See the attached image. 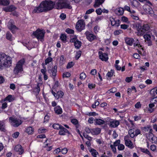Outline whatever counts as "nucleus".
<instances>
[{
    "mask_svg": "<svg viewBox=\"0 0 157 157\" xmlns=\"http://www.w3.org/2000/svg\"><path fill=\"white\" fill-rule=\"evenodd\" d=\"M55 4L56 1L55 2L50 0L43 1L40 3L38 7L34 9L33 13H39L51 10L55 8Z\"/></svg>",
    "mask_w": 157,
    "mask_h": 157,
    "instance_id": "obj_1",
    "label": "nucleus"
},
{
    "mask_svg": "<svg viewBox=\"0 0 157 157\" xmlns=\"http://www.w3.org/2000/svg\"><path fill=\"white\" fill-rule=\"evenodd\" d=\"M11 58L4 53L0 54V69L11 66Z\"/></svg>",
    "mask_w": 157,
    "mask_h": 157,
    "instance_id": "obj_2",
    "label": "nucleus"
},
{
    "mask_svg": "<svg viewBox=\"0 0 157 157\" xmlns=\"http://www.w3.org/2000/svg\"><path fill=\"white\" fill-rule=\"evenodd\" d=\"M55 8L57 9L67 8L71 9L72 6L68 0H56Z\"/></svg>",
    "mask_w": 157,
    "mask_h": 157,
    "instance_id": "obj_3",
    "label": "nucleus"
},
{
    "mask_svg": "<svg viewBox=\"0 0 157 157\" xmlns=\"http://www.w3.org/2000/svg\"><path fill=\"white\" fill-rule=\"evenodd\" d=\"M136 27L138 31V35L143 34L146 31H147L149 29V26L147 24H144L142 26L141 24L140 23L136 24Z\"/></svg>",
    "mask_w": 157,
    "mask_h": 157,
    "instance_id": "obj_4",
    "label": "nucleus"
},
{
    "mask_svg": "<svg viewBox=\"0 0 157 157\" xmlns=\"http://www.w3.org/2000/svg\"><path fill=\"white\" fill-rule=\"evenodd\" d=\"M25 60L24 59H21L17 62L13 70L14 73L15 74H17L23 71L22 66Z\"/></svg>",
    "mask_w": 157,
    "mask_h": 157,
    "instance_id": "obj_5",
    "label": "nucleus"
},
{
    "mask_svg": "<svg viewBox=\"0 0 157 157\" xmlns=\"http://www.w3.org/2000/svg\"><path fill=\"white\" fill-rule=\"evenodd\" d=\"M45 33L43 30L37 29L33 33V35L36 37L39 40L42 41L43 40Z\"/></svg>",
    "mask_w": 157,
    "mask_h": 157,
    "instance_id": "obj_6",
    "label": "nucleus"
},
{
    "mask_svg": "<svg viewBox=\"0 0 157 157\" xmlns=\"http://www.w3.org/2000/svg\"><path fill=\"white\" fill-rule=\"evenodd\" d=\"M9 121L14 127H17L22 123V121L19 118L14 117H10L9 118Z\"/></svg>",
    "mask_w": 157,
    "mask_h": 157,
    "instance_id": "obj_7",
    "label": "nucleus"
},
{
    "mask_svg": "<svg viewBox=\"0 0 157 157\" xmlns=\"http://www.w3.org/2000/svg\"><path fill=\"white\" fill-rule=\"evenodd\" d=\"M106 121L109 126L112 128L117 127L120 124V122L118 121L109 118H107Z\"/></svg>",
    "mask_w": 157,
    "mask_h": 157,
    "instance_id": "obj_8",
    "label": "nucleus"
},
{
    "mask_svg": "<svg viewBox=\"0 0 157 157\" xmlns=\"http://www.w3.org/2000/svg\"><path fill=\"white\" fill-rule=\"evenodd\" d=\"M140 130L137 128H133L130 129L128 131V134L131 138H133L136 136L140 134Z\"/></svg>",
    "mask_w": 157,
    "mask_h": 157,
    "instance_id": "obj_9",
    "label": "nucleus"
},
{
    "mask_svg": "<svg viewBox=\"0 0 157 157\" xmlns=\"http://www.w3.org/2000/svg\"><path fill=\"white\" fill-rule=\"evenodd\" d=\"M85 24L82 20H78L76 23V29L78 31H81L85 28Z\"/></svg>",
    "mask_w": 157,
    "mask_h": 157,
    "instance_id": "obj_10",
    "label": "nucleus"
},
{
    "mask_svg": "<svg viewBox=\"0 0 157 157\" xmlns=\"http://www.w3.org/2000/svg\"><path fill=\"white\" fill-rule=\"evenodd\" d=\"M14 22L13 20H10L8 23L7 26L8 28L13 33V31L17 29V27L14 25Z\"/></svg>",
    "mask_w": 157,
    "mask_h": 157,
    "instance_id": "obj_11",
    "label": "nucleus"
},
{
    "mask_svg": "<svg viewBox=\"0 0 157 157\" xmlns=\"http://www.w3.org/2000/svg\"><path fill=\"white\" fill-rule=\"evenodd\" d=\"M143 8L146 13L149 14L151 16L154 14V11L149 6L145 5Z\"/></svg>",
    "mask_w": 157,
    "mask_h": 157,
    "instance_id": "obj_12",
    "label": "nucleus"
},
{
    "mask_svg": "<svg viewBox=\"0 0 157 157\" xmlns=\"http://www.w3.org/2000/svg\"><path fill=\"white\" fill-rule=\"evenodd\" d=\"M124 140L125 141V144L126 146L130 148H132L134 147L132 142L129 139V137L128 136H125L124 137Z\"/></svg>",
    "mask_w": 157,
    "mask_h": 157,
    "instance_id": "obj_13",
    "label": "nucleus"
},
{
    "mask_svg": "<svg viewBox=\"0 0 157 157\" xmlns=\"http://www.w3.org/2000/svg\"><path fill=\"white\" fill-rule=\"evenodd\" d=\"M14 150L17 152L19 155H21L24 152V150L22 146L20 144H17L15 146Z\"/></svg>",
    "mask_w": 157,
    "mask_h": 157,
    "instance_id": "obj_14",
    "label": "nucleus"
},
{
    "mask_svg": "<svg viewBox=\"0 0 157 157\" xmlns=\"http://www.w3.org/2000/svg\"><path fill=\"white\" fill-rule=\"evenodd\" d=\"M85 34L87 39L90 41H92L97 38L96 36L90 33L89 32H86Z\"/></svg>",
    "mask_w": 157,
    "mask_h": 157,
    "instance_id": "obj_15",
    "label": "nucleus"
},
{
    "mask_svg": "<svg viewBox=\"0 0 157 157\" xmlns=\"http://www.w3.org/2000/svg\"><path fill=\"white\" fill-rule=\"evenodd\" d=\"M99 58L102 61H107L108 59V55L105 53H103L101 51L98 52Z\"/></svg>",
    "mask_w": 157,
    "mask_h": 157,
    "instance_id": "obj_16",
    "label": "nucleus"
},
{
    "mask_svg": "<svg viewBox=\"0 0 157 157\" xmlns=\"http://www.w3.org/2000/svg\"><path fill=\"white\" fill-rule=\"evenodd\" d=\"M110 21L112 26L115 27H118L120 24V21L119 20H115L112 17H110Z\"/></svg>",
    "mask_w": 157,
    "mask_h": 157,
    "instance_id": "obj_17",
    "label": "nucleus"
},
{
    "mask_svg": "<svg viewBox=\"0 0 157 157\" xmlns=\"http://www.w3.org/2000/svg\"><path fill=\"white\" fill-rule=\"evenodd\" d=\"M52 92L56 99H58L59 98H62L64 95L63 92L61 91H58L57 94H56L52 90Z\"/></svg>",
    "mask_w": 157,
    "mask_h": 157,
    "instance_id": "obj_18",
    "label": "nucleus"
},
{
    "mask_svg": "<svg viewBox=\"0 0 157 157\" xmlns=\"http://www.w3.org/2000/svg\"><path fill=\"white\" fill-rule=\"evenodd\" d=\"M16 8L13 5H11L3 8V10L6 12H12L14 11Z\"/></svg>",
    "mask_w": 157,
    "mask_h": 157,
    "instance_id": "obj_19",
    "label": "nucleus"
},
{
    "mask_svg": "<svg viewBox=\"0 0 157 157\" xmlns=\"http://www.w3.org/2000/svg\"><path fill=\"white\" fill-rule=\"evenodd\" d=\"M126 44L130 46H132L134 41V39L132 38L127 37L125 39Z\"/></svg>",
    "mask_w": 157,
    "mask_h": 157,
    "instance_id": "obj_20",
    "label": "nucleus"
},
{
    "mask_svg": "<svg viewBox=\"0 0 157 157\" xmlns=\"http://www.w3.org/2000/svg\"><path fill=\"white\" fill-rule=\"evenodd\" d=\"M15 100V97L14 96L9 95L6 97L4 100H2V101H8L9 102L13 101Z\"/></svg>",
    "mask_w": 157,
    "mask_h": 157,
    "instance_id": "obj_21",
    "label": "nucleus"
},
{
    "mask_svg": "<svg viewBox=\"0 0 157 157\" xmlns=\"http://www.w3.org/2000/svg\"><path fill=\"white\" fill-rule=\"evenodd\" d=\"M34 131V128L33 127L29 126L25 128V132L29 135H32Z\"/></svg>",
    "mask_w": 157,
    "mask_h": 157,
    "instance_id": "obj_22",
    "label": "nucleus"
},
{
    "mask_svg": "<svg viewBox=\"0 0 157 157\" xmlns=\"http://www.w3.org/2000/svg\"><path fill=\"white\" fill-rule=\"evenodd\" d=\"M101 131L99 128H94L91 130V133L94 135H97L99 134Z\"/></svg>",
    "mask_w": 157,
    "mask_h": 157,
    "instance_id": "obj_23",
    "label": "nucleus"
},
{
    "mask_svg": "<svg viewBox=\"0 0 157 157\" xmlns=\"http://www.w3.org/2000/svg\"><path fill=\"white\" fill-rule=\"evenodd\" d=\"M57 67L55 66L53 68H52V70L50 71L52 73L51 75L53 79H54L55 76L56 75L57 72Z\"/></svg>",
    "mask_w": 157,
    "mask_h": 157,
    "instance_id": "obj_24",
    "label": "nucleus"
},
{
    "mask_svg": "<svg viewBox=\"0 0 157 157\" xmlns=\"http://www.w3.org/2000/svg\"><path fill=\"white\" fill-rule=\"evenodd\" d=\"M144 37L145 40H147L148 42V44L149 46L151 45V42L150 41L151 36L149 34H146L144 35Z\"/></svg>",
    "mask_w": 157,
    "mask_h": 157,
    "instance_id": "obj_25",
    "label": "nucleus"
},
{
    "mask_svg": "<svg viewBox=\"0 0 157 157\" xmlns=\"http://www.w3.org/2000/svg\"><path fill=\"white\" fill-rule=\"evenodd\" d=\"M150 138H149V139L150 140L152 143L157 144V137L154 136L152 133H150Z\"/></svg>",
    "mask_w": 157,
    "mask_h": 157,
    "instance_id": "obj_26",
    "label": "nucleus"
},
{
    "mask_svg": "<svg viewBox=\"0 0 157 157\" xmlns=\"http://www.w3.org/2000/svg\"><path fill=\"white\" fill-rule=\"evenodd\" d=\"M42 86V84L41 83H38L37 86L34 89L33 92L36 94H38L40 91V87Z\"/></svg>",
    "mask_w": 157,
    "mask_h": 157,
    "instance_id": "obj_27",
    "label": "nucleus"
},
{
    "mask_svg": "<svg viewBox=\"0 0 157 157\" xmlns=\"http://www.w3.org/2000/svg\"><path fill=\"white\" fill-rule=\"evenodd\" d=\"M124 12V9L122 8H119L116 9L115 12L118 15H122Z\"/></svg>",
    "mask_w": 157,
    "mask_h": 157,
    "instance_id": "obj_28",
    "label": "nucleus"
},
{
    "mask_svg": "<svg viewBox=\"0 0 157 157\" xmlns=\"http://www.w3.org/2000/svg\"><path fill=\"white\" fill-rule=\"evenodd\" d=\"M105 0H96L95 4L94 5V7H98L102 4L104 2Z\"/></svg>",
    "mask_w": 157,
    "mask_h": 157,
    "instance_id": "obj_29",
    "label": "nucleus"
},
{
    "mask_svg": "<svg viewBox=\"0 0 157 157\" xmlns=\"http://www.w3.org/2000/svg\"><path fill=\"white\" fill-rule=\"evenodd\" d=\"M54 111L57 114H61L62 112V110L61 108L59 106H56L54 108Z\"/></svg>",
    "mask_w": 157,
    "mask_h": 157,
    "instance_id": "obj_30",
    "label": "nucleus"
},
{
    "mask_svg": "<svg viewBox=\"0 0 157 157\" xmlns=\"http://www.w3.org/2000/svg\"><path fill=\"white\" fill-rule=\"evenodd\" d=\"M59 132V133L60 135H65L66 133H67L68 132V131L62 127Z\"/></svg>",
    "mask_w": 157,
    "mask_h": 157,
    "instance_id": "obj_31",
    "label": "nucleus"
},
{
    "mask_svg": "<svg viewBox=\"0 0 157 157\" xmlns=\"http://www.w3.org/2000/svg\"><path fill=\"white\" fill-rule=\"evenodd\" d=\"M104 121L103 120H102L100 119H96L95 121V123H96V124L97 125H101L105 123V122H106V121Z\"/></svg>",
    "mask_w": 157,
    "mask_h": 157,
    "instance_id": "obj_32",
    "label": "nucleus"
},
{
    "mask_svg": "<svg viewBox=\"0 0 157 157\" xmlns=\"http://www.w3.org/2000/svg\"><path fill=\"white\" fill-rule=\"evenodd\" d=\"M10 0H0V5L7 6L10 4Z\"/></svg>",
    "mask_w": 157,
    "mask_h": 157,
    "instance_id": "obj_33",
    "label": "nucleus"
},
{
    "mask_svg": "<svg viewBox=\"0 0 157 157\" xmlns=\"http://www.w3.org/2000/svg\"><path fill=\"white\" fill-rule=\"evenodd\" d=\"M132 6L137 7L139 6L140 3L136 0H132L131 2Z\"/></svg>",
    "mask_w": 157,
    "mask_h": 157,
    "instance_id": "obj_34",
    "label": "nucleus"
},
{
    "mask_svg": "<svg viewBox=\"0 0 157 157\" xmlns=\"http://www.w3.org/2000/svg\"><path fill=\"white\" fill-rule=\"evenodd\" d=\"M140 150L141 152L148 155L149 156H151L150 151L147 149L140 148Z\"/></svg>",
    "mask_w": 157,
    "mask_h": 157,
    "instance_id": "obj_35",
    "label": "nucleus"
},
{
    "mask_svg": "<svg viewBox=\"0 0 157 157\" xmlns=\"http://www.w3.org/2000/svg\"><path fill=\"white\" fill-rule=\"evenodd\" d=\"M81 42L77 40L74 43V45L75 47L77 48H79L81 45Z\"/></svg>",
    "mask_w": 157,
    "mask_h": 157,
    "instance_id": "obj_36",
    "label": "nucleus"
},
{
    "mask_svg": "<svg viewBox=\"0 0 157 157\" xmlns=\"http://www.w3.org/2000/svg\"><path fill=\"white\" fill-rule=\"evenodd\" d=\"M5 126L4 122L2 121H0V130L1 131H5Z\"/></svg>",
    "mask_w": 157,
    "mask_h": 157,
    "instance_id": "obj_37",
    "label": "nucleus"
},
{
    "mask_svg": "<svg viewBox=\"0 0 157 157\" xmlns=\"http://www.w3.org/2000/svg\"><path fill=\"white\" fill-rule=\"evenodd\" d=\"M90 151L91 153V155L93 156L97 155L98 154V152L95 150L94 149H91L90 150Z\"/></svg>",
    "mask_w": 157,
    "mask_h": 157,
    "instance_id": "obj_38",
    "label": "nucleus"
},
{
    "mask_svg": "<svg viewBox=\"0 0 157 157\" xmlns=\"http://www.w3.org/2000/svg\"><path fill=\"white\" fill-rule=\"evenodd\" d=\"M6 37L7 39L8 40L11 41L13 40L12 35L10 32H8L6 33Z\"/></svg>",
    "mask_w": 157,
    "mask_h": 157,
    "instance_id": "obj_39",
    "label": "nucleus"
},
{
    "mask_svg": "<svg viewBox=\"0 0 157 157\" xmlns=\"http://www.w3.org/2000/svg\"><path fill=\"white\" fill-rule=\"evenodd\" d=\"M121 20L122 21L126 23H129V22L128 18L124 16L121 17Z\"/></svg>",
    "mask_w": 157,
    "mask_h": 157,
    "instance_id": "obj_40",
    "label": "nucleus"
},
{
    "mask_svg": "<svg viewBox=\"0 0 157 157\" xmlns=\"http://www.w3.org/2000/svg\"><path fill=\"white\" fill-rule=\"evenodd\" d=\"M134 46L135 47L137 46L140 48L143 49V48L142 47V46L140 44L138 40H137L136 42L134 43Z\"/></svg>",
    "mask_w": 157,
    "mask_h": 157,
    "instance_id": "obj_41",
    "label": "nucleus"
},
{
    "mask_svg": "<svg viewBox=\"0 0 157 157\" xmlns=\"http://www.w3.org/2000/svg\"><path fill=\"white\" fill-rule=\"evenodd\" d=\"M62 126L58 124H55L53 125V127L56 129H61Z\"/></svg>",
    "mask_w": 157,
    "mask_h": 157,
    "instance_id": "obj_42",
    "label": "nucleus"
},
{
    "mask_svg": "<svg viewBox=\"0 0 157 157\" xmlns=\"http://www.w3.org/2000/svg\"><path fill=\"white\" fill-rule=\"evenodd\" d=\"M86 77V75L84 73H81L80 75V78L82 80H84Z\"/></svg>",
    "mask_w": 157,
    "mask_h": 157,
    "instance_id": "obj_43",
    "label": "nucleus"
},
{
    "mask_svg": "<svg viewBox=\"0 0 157 157\" xmlns=\"http://www.w3.org/2000/svg\"><path fill=\"white\" fill-rule=\"evenodd\" d=\"M122 30L121 29L116 30L114 31V35L115 36H117L122 33Z\"/></svg>",
    "mask_w": 157,
    "mask_h": 157,
    "instance_id": "obj_44",
    "label": "nucleus"
},
{
    "mask_svg": "<svg viewBox=\"0 0 157 157\" xmlns=\"http://www.w3.org/2000/svg\"><path fill=\"white\" fill-rule=\"evenodd\" d=\"M1 102L2 103L1 108L2 109H4L6 108L7 106V103L4 101H1Z\"/></svg>",
    "mask_w": 157,
    "mask_h": 157,
    "instance_id": "obj_45",
    "label": "nucleus"
},
{
    "mask_svg": "<svg viewBox=\"0 0 157 157\" xmlns=\"http://www.w3.org/2000/svg\"><path fill=\"white\" fill-rule=\"evenodd\" d=\"M60 38L62 40L63 42H66V36L63 34L61 35Z\"/></svg>",
    "mask_w": 157,
    "mask_h": 157,
    "instance_id": "obj_46",
    "label": "nucleus"
},
{
    "mask_svg": "<svg viewBox=\"0 0 157 157\" xmlns=\"http://www.w3.org/2000/svg\"><path fill=\"white\" fill-rule=\"evenodd\" d=\"M52 60V59L51 57H48L47 58L45 61V64L47 65V64L51 62Z\"/></svg>",
    "mask_w": 157,
    "mask_h": 157,
    "instance_id": "obj_47",
    "label": "nucleus"
},
{
    "mask_svg": "<svg viewBox=\"0 0 157 157\" xmlns=\"http://www.w3.org/2000/svg\"><path fill=\"white\" fill-rule=\"evenodd\" d=\"M124 146L123 144H120L118 145V149L119 151H122L124 149Z\"/></svg>",
    "mask_w": 157,
    "mask_h": 157,
    "instance_id": "obj_48",
    "label": "nucleus"
},
{
    "mask_svg": "<svg viewBox=\"0 0 157 157\" xmlns=\"http://www.w3.org/2000/svg\"><path fill=\"white\" fill-rule=\"evenodd\" d=\"M59 86V82L58 81H56L55 82V84L53 86V87L52 90H55V89L58 87Z\"/></svg>",
    "mask_w": 157,
    "mask_h": 157,
    "instance_id": "obj_49",
    "label": "nucleus"
},
{
    "mask_svg": "<svg viewBox=\"0 0 157 157\" xmlns=\"http://www.w3.org/2000/svg\"><path fill=\"white\" fill-rule=\"evenodd\" d=\"M66 32L68 34H73L74 33V30L69 28L67 29L66 30Z\"/></svg>",
    "mask_w": 157,
    "mask_h": 157,
    "instance_id": "obj_50",
    "label": "nucleus"
},
{
    "mask_svg": "<svg viewBox=\"0 0 157 157\" xmlns=\"http://www.w3.org/2000/svg\"><path fill=\"white\" fill-rule=\"evenodd\" d=\"M81 51H78L76 52V55H75L76 59H78L81 55Z\"/></svg>",
    "mask_w": 157,
    "mask_h": 157,
    "instance_id": "obj_51",
    "label": "nucleus"
},
{
    "mask_svg": "<svg viewBox=\"0 0 157 157\" xmlns=\"http://www.w3.org/2000/svg\"><path fill=\"white\" fill-rule=\"evenodd\" d=\"M71 76V74L68 72H66L63 73V78L69 77Z\"/></svg>",
    "mask_w": 157,
    "mask_h": 157,
    "instance_id": "obj_52",
    "label": "nucleus"
},
{
    "mask_svg": "<svg viewBox=\"0 0 157 157\" xmlns=\"http://www.w3.org/2000/svg\"><path fill=\"white\" fill-rule=\"evenodd\" d=\"M117 91V89L115 87H113L110 89L109 90L107 91L108 93L110 94V93H113Z\"/></svg>",
    "mask_w": 157,
    "mask_h": 157,
    "instance_id": "obj_53",
    "label": "nucleus"
},
{
    "mask_svg": "<svg viewBox=\"0 0 157 157\" xmlns=\"http://www.w3.org/2000/svg\"><path fill=\"white\" fill-rule=\"evenodd\" d=\"M59 62L61 64H63L65 63V59L64 58L63 56L62 55L61 56L59 60Z\"/></svg>",
    "mask_w": 157,
    "mask_h": 157,
    "instance_id": "obj_54",
    "label": "nucleus"
},
{
    "mask_svg": "<svg viewBox=\"0 0 157 157\" xmlns=\"http://www.w3.org/2000/svg\"><path fill=\"white\" fill-rule=\"evenodd\" d=\"M150 149L153 151H155L156 150V146L154 145H152L150 146Z\"/></svg>",
    "mask_w": 157,
    "mask_h": 157,
    "instance_id": "obj_55",
    "label": "nucleus"
},
{
    "mask_svg": "<svg viewBox=\"0 0 157 157\" xmlns=\"http://www.w3.org/2000/svg\"><path fill=\"white\" fill-rule=\"evenodd\" d=\"M130 16L133 19L136 20H139V17L137 16L135 14H132V13L130 14Z\"/></svg>",
    "mask_w": 157,
    "mask_h": 157,
    "instance_id": "obj_56",
    "label": "nucleus"
},
{
    "mask_svg": "<svg viewBox=\"0 0 157 157\" xmlns=\"http://www.w3.org/2000/svg\"><path fill=\"white\" fill-rule=\"evenodd\" d=\"M47 130L43 128H41L38 130V132L39 133H44L46 132Z\"/></svg>",
    "mask_w": 157,
    "mask_h": 157,
    "instance_id": "obj_57",
    "label": "nucleus"
},
{
    "mask_svg": "<svg viewBox=\"0 0 157 157\" xmlns=\"http://www.w3.org/2000/svg\"><path fill=\"white\" fill-rule=\"evenodd\" d=\"M77 38V36H75L72 37L71 39V42L75 43V42L78 40Z\"/></svg>",
    "mask_w": 157,
    "mask_h": 157,
    "instance_id": "obj_58",
    "label": "nucleus"
},
{
    "mask_svg": "<svg viewBox=\"0 0 157 157\" xmlns=\"http://www.w3.org/2000/svg\"><path fill=\"white\" fill-rule=\"evenodd\" d=\"M19 135V133L18 132H16L13 133L12 136V137L14 138H17Z\"/></svg>",
    "mask_w": 157,
    "mask_h": 157,
    "instance_id": "obj_59",
    "label": "nucleus"
},
{
    "mask_svg": "<svg viewBox=\"0 0 157 157\" xmlns=\"http://www.w3.org/2000/svg\"><path fill=\"white\" fill-rule=\"evenodd\" d=\"M100 28L98 26H95L94 29V31L95 33H97L99 31Z\"/></svg>",
    "mask_w": 157,
    "mask_h": 157,
    "instance_id": "obj_60",
    "label": "nucleus"
},
{
    "mask_svg": "<svg viewBox=\"0 0 157 157\" xmlns=\"http://www.w3.org/2000/svg\"><path fill=\"white\" fill-rule=\"evenodd\" d=\"M95 87V84L92 83H89L88 84V87L90 89H92L94 88Z\"/></svg>",
    "mask_w": 157,
    "mask_h": 157,
    "instance_id": "obj_61",
    "label": "nucleus"
},
{
    "mask_svg": "<svg viewBox=\"0 0 157 157\" xmlns=\"http://www.w3.org/2000/svg\"><path fill=\"white\" fill-rule=\"evenodd\" d=\"M151 130V127L149 126H148L146 127H144L143 130L145 132L150 131Z\"/></svg>",
    "mask_w": 157,
    "mask_h": 157,
    "instance_id": "obj_62",
    "label": "nucleus"
},
{
    "mask_svg": "<svg viewBox=\"0 0 157 157\" xmlns=\"http://www.w3.org/2000/svg\"><path fill=\"white\" fill-rule=\"evenodd\" d=\"M128 26V25L125 24H122L121 25V28L123 29H126Z\"/></svg>",
    "mask_w": 157,
    "mask_h": 157,
    "instance_id": "obj_63",
    "label": "nucleus"
},
{
    "mask_svg": "<svg viewBox=\"0 0 157 157\" xmlns=\"http://www.w3.org/2000/svg\"><path fill=\"white\" fill-rule=\"evenodd\" d=\"M110 147L111 149L112 150L114 153H115L116 152V149L115 147L116 146L113 144H111L110 146Z\"/></svg>",
    "mask_w": 157,
    "mask_h": 157,
    "instance_id": "obj_64",
    "label": "nucleus"
}]
</instances>
